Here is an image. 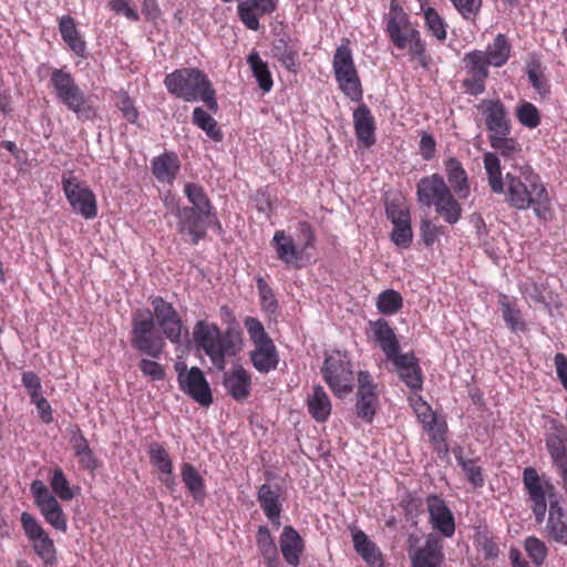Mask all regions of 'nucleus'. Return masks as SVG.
Returning <instances> with one entry per match:
<instances>
[{
  "mask_svg": "<svg viewBox=\"0 0 567 567\" xmlns=\"http://www.w3.org/2000/svg\"><path fill=\"white\" fill-rule=\"evenodd\" d=\"M425 24L432 34L439 40L446 39V23L433 8L424 10Z\"/></svg>",
  "mask_w": 567,
  "mask_h": 567,
  "instance_id": "6e6d98bb",
  "label": "nucleus"
},
{
  "mask_svg": "<svg viewBox=\"0 0 567 567\" xmlns=\"http://www.w3.org/2000/svg\"><path fill=\"white\" fill-rule=\"evenodd\" d=\"M153 308L152 315L155 324L158 326L162 333L173 343H179L182 339L183 322L179 313L173 305L162 297L156 296L150 299Z\"/></svg>",
  "mask_w": 567,
  "mask_h": 567,
  "instance_id": "ddd939ff",
  "label": "nucleus"
},
{
  "mask_svg": "<svg viewBox=\"0 0 567 567\" xmlns=\"http://www.w3.org/2000/svg\"><path fill=\"white\" fill-rule=\"evenodd\" d=\"M192 122L195 126L206 133V135L214 142H221L224 134L218 127L217 121L208 114L203 107L197 106L192 114Z\"/></svg>",
  "mask_w": 567,
  "mask_h": 567,
  "instance_id": "ea45409f",
  "label": "nucleus"
},
{
  "mask_svg": "<svg viewBox=\"0 0 567 567\" xmlns=\"http://www.w3.org/2000/svg\"><path fill=\"white\" fill-rule=\"evenodd\" d=\"M391 233V240L395 246L402 249L410 248L413 240V230L411 227V219L394 223Z\"/></svg>",
  "mask_w": 567,
  "mask_h": 567,
  "instance_id": "864d4df0",
  "label": "nucleus"
},
{
  "mask_svg": "<svg viewBox=\"0 0 567 567\" xmlns=\"http://www.w3.org/2000/svg\"><path fill=\"white\" fill-rule=\"evenodd\" d=\"M56 99L76 115L83 114L87 107V99L76 84L74 76L64 69H53L50 76Z\"/></svg>",
  "mask_w": 567,
  "mask_h": 567,
  "instance_id": "f8f14e48",
  "label": "nucleus"
},
{
  "mask_svg": "<svg viewBox=\"0 0 567 567\" xmlns=\"http://www.w3.org/2000/svg\"><path fill=\"white\" fill-rule=\"evenodd\" d=\"M441 235H443L442 227L432 225V223L427 219L422 220L421 238L427 247L433 246L436 238Z\"/></svg>",
  "mask_w": 567,
  "mask_h": 567,
  "instance_id": "774afa93",
  "label": "nucleus"
},
{
  "mask_svg": "<svg viewBox=\"0 0 567 567\" xmlns=\"http://www.w3.org/2000/svg\"><path fill=\"white\" fill-rule=\"evenodd\" d=\"M62 189L72 210L84 219L97 216L95 194L86 182L80 179L73 171H65L61 177Z\"/></svg>",
  "mask_w": 567,
  "mask_h": 567,
  "instance_id": "9b49d317",
  "label": "nucleus"
},
{
  "mask_svg": "<svg viewBox=\"0 0 567 567\" xmlns=\"http://www.w3.org/2000/svg\"><path fill=\"white\" fill-rule=\"evenodd\" d=\"M257 288L262 309L269 313L276 312L278 309V302L275 298L272 289L268 286L262 277L257 279Z\"/></svg>",
  "mask_w": 567,
  "mask_h": 567,
  "instance_id": "bf43d9fd",
  "label": "nucleus"
},
{
  "mask_svg": "<svg viewBox=\"0 0 567 567\" xmlns=\"http://www.w3.org/2000/svg\"><path fill=\"white\" fill-rule=\"evenodd\" d=\"M254 349L250 351V361L259 373H269L277 369L279 354L272 339L266 332L261 321L255 317L244 320Z\"/></svg>",
  "mask_w": 567,
  "mask_h": 567,
  "instance_id": "0eeeda50",
  "label": "nucleus"
},
{
  "mask_svg": "<svg viewBox=\"0 0 567 567\" xmlns=\"http://www.w3.org/2000/svg\"><path fill=\"white\" fill-rule=\"evenodd\" d=\"M378 403V394L372 377L368 371L358 373V392L355 402V412L358 417L367 423H371Z\"/></svg>",
  "mask_w": 567,
  "mask_h": 567,
  "instance_id": "dca6fc26",
  "label": "nucleus"
},
{
  "mask_svg": "<svg viewBox=\"0 0 567 567\" xmlns=\"http://www.w3.org/2000/svg\"><path fill=\"white\" fill-rule=\"evenodd\" d=\"M450 192L443 176L437 173L422 177L416 184V199L425 207L435 206Z\"/></svg>",
  "mask_w": 567,
  "mask_h": 567,
  "instance_id": "6ab92c4d",
  "label": "nucleus"
},
{
  "mask_svg": "<svg viewBox=\"0 0 567 567\" xmlns=\"http://www.w3.org/2000/svg\"><path fill=\"white\" fill-rule=\"evenodd\" d=\"M51 473L50 486L52 492L62 501H71L74 497V492L62 468L55 467Z\"/></svg>",
  "mask_w": 567,
  "mask_h": 567,
  "instance_id": "09e8293b",
  "label": "nucleus"
},
{
  "mask_svg": "<svg viewBox=\"0 0 567 567\" xmlns=\"http://www.w3.org/2000/svg\"><path fill=\"white\" fill-rule=\"evenodd\" d=\"M131 344L141 354L158 359L165 347L162 331L156 328L150 309H137L132 316Z\"/></svg>",
  "mask_w": 567,
  "mask_h": 567,
  "instance_id": "423d86ee",
  "label": "nucleus"
},
{
  "mask_svg": "<svg viewBox=\"0 0 567 567\" xmlns=\"http://www.w3.org/2000/svg\"><path fill=\"white\" fill-rule=\"evenodd\" d=\"M332 69L340 91L353 102H361L363 90L353 61L352 50L346 40L334 52Z\"/></svg>",
  "mask_w": 567,
  "mask_h": 567,
  "instance_id": "9d476101",
  "label": "nucleus"
},
{
  "mask_svg": "<svg viewBox=\"0 0 567 567\" xmlns=\"http://www.w3.org/2000/svg\"><path fill=\"white\" fill-rule=\"evenodd\" d=\"M184 194L193 205L190 208L212 214V203L200 185L195 183H187L184 187Z\"/></svg>",
  "mask_w": 567,
  "mask_h": 567,
  "instance_id": "c03bdc74",
  "label": "nucleus"
},
{
  "mask_svg": "<svg viewBox=\"0 0 567 567\" xmlns=\"http://www.w3.org/2000/svg\"><path fill=\"white\" fill-rule=\"evenodd\" d=\"M278 0H247L237 6V13L243 24L252 31L260 28L259 17L271 14L277 9Z\"/></svg>",
  "mask_w": 567,
  "mask_h": 567,
  "instance_id": "aec40b11",
  "label": "nucleus"
},
{
  "mask_svg": "<svg viewBox=\"0 0 567 567\" xmlns=\"http://www.w3.org/2000/svg\"><path fill=\"white\" fill-rule=\"evenodd\" d=\"M181 476L194 501L203 502L206 497V487L195 466L190 463H184L181 468Z\"/></svg>",
  "mask_w": 567,
  "mask_h": 567,
  "instance_id": "c9c22d12",
  "label": "nucleus"
},
{
  "mask_svg": "<svg viewBox=\"0 0 567 567\" xmlns=\"http://www.w3.org/2000/svg\"><path fill=\"white\" fill-rule=\"evenodd\" d=\"M394 365V371L399 379L413 392L423 389V373L419 364V359L413 352L400 353L390 360Z\"/></svg>",
  "mask_w": 567,
  "mask_h": 567,
  "instance_id": "a211bd4d",
  "label": "nucleus"
},
{
  "mask_svg": "<svg viewBox=\"0 0 567 567\" xmlns=\"http://www.w3.org/2000/svg\"><path fill=\"white\" fill-rule=\"evenodd\" d=\"M21 524L25 536L32 542L47 534L39 522L27 512L21 514Z\"/></svg>",
  "mask_w": 567,
  "mask_h": 567,
  "instance_id": "0e129e2a",
  "label": "nucleus"
},
{
  "mask_svg": "<svg viewBox=\"0 0 567 567\" xmlns=\"http://www.w3.org/2000/svg\"><path fill=\"white\" fill-rule=\"evenodd\" d=\"M256 544L267 567H280L278 548L267 526L258 527L256 534Z\"/></svg>",
  "mask_w": 567,
  "mask_h": 567,
  "instance_id": "72a5a7b5",
  "label": "nucleus"
},
{
  "mask_svg": "<svg viewBox=\"0 0 567 567\" xmlns=\"http://www.w3.org/2000/svg\"><path fill=\"white\" fill-rule=\"evenodd\" d=\"M524 549L536 567L543 566L548 555V548L542 539L536 536L526 537Z\"/></svg>",
  "mask_w": 567,
  "mask_h": 567,
  "instance_id": "49530a36",
  "label": "nucleus"
},
{
  "mask_svg": "<svg viewBox=\"0 0 567 567\" xmlns=\"http://www.w3.org/2000/svg\"><path fill=\"white\" fill-rule=\"evenodd\" d=\"M178 385L187 396L199 405L207 408L213 403L209 383L199 368L193 367L189 372L181 373Z\"/></svg>",
  "mask_w": 567,
  "mask_h": 567,
  "instance_id": "2eb2a0df",
  "label": "nucleus"
},
{
  "mask_svg": "<svg viewBox=\"0 0 567 567\" xmlns=\"http://www.w3.org/2000/svg\"><path fill=\"white\" fill-rule=\"evenodd\" d=\"M353 126L358 141L364 147L375 144V120L367 104L361 103L353 111Z\"/></svg>",
  "mask_w": 567,
  "mask_h": 567,
  "instance_id": "bb28decb",
  "label": "nucleus"
},
{
  "mask_svg": "<svg viewBox=\"0 0 567 567\" xmlns=\"http://www.w3.org/2000/svg\"><path fill=\"white\" fill-rule=\"evenodd\" d=\"M257 499L265 514L274 527L281 525L282 503L280 498V487L278 485L262 484L257 492Z\"/></svg>",
  "mask_w": 567,
  "mask_h": 567,
  "instance_id": "a878e982",
  "label": "nucleus"
},
{
  "mask_svg": "<svg viewBox=\"0 0 567 567\" xmlns=\"http://www.w3.org/2000/svg\"><path fill=\"white\" fill-rule=\"evenodd\" d=\"M522 481L536 523H544L548 509L544 529L546 537L567 546V513L560 505L555 485L532 466L524 468Z\"/></svg>",
  "mask_w": 567,
  "mask_h": 567,
  "instance_id": "f03ea898",
  "label": "nucleus"
},
{
  "mask_svg": "<svg viewBox=\"0 0 567 567\" xmlns=\"http://www.w3.org/2000/svg\"><path fill=\"white\" fill-rule=\"evenodd\" d=\"M457 12L466 20H473L482 8V0H450Z\"/></svg>",
  "mask_w": 567,
  "mask_h": 567,
  "instance_id": "e2e57ef3",
  "label": "nucleus"
},
{
  "mask_svg": "<svg viewBox=\"0 0 567 567\" xmlns=\"http://www.w3.org/2000/svg\"><path fill=\"white\" fill-rule=\"evenodd\" d=\"M40 508L47 523L58 530L65 532L68 528L66 518L55 496H52L37 505Z\"/></svg>",
  "mask_w": 567,
  "mask_h": 567,
  "instance_id": "4c0bfd02",
  "label": "nucleus"
},
{
  "mask_svg": "<svg viewBox=\"0 0 567 567\" xmlns=\"http://www.w3.org/2000/svg\"><path fill=\"white\" fill-rule=\"evenodd\" d=\"M193 339L197 349L204 351L219 371L226 368V357L236 353L234 342L221 336V330L216 323L197 321L193 328Z\"/></svg>",
  "mask_w": 567,
  "mask_h": 567,
  "instance_id": "39448f33",
  "label": "nucleus"
},
{
  "mask_svg": "<svg viewBox=\"0 0 567 567\" xmlns=\"http://www.w3.org/2000/svg\"><path fill=\"white\" fill-rule=\"evenodd\" d=\"M299 42L287 33L278 34L271 45L272 56L289 71H297L299 56Z\"/></svg>",
  "mask_w": 567,
  "mask_h": 567,
  "instance_id": "b1692460",
  "label": "nucleus"
},
{
  "mask_svg": "<svg viewBox=\"0 0 567 567\" xmlns=\"http://www.w3.org/2000/svg\"><path fill=\"white\" fill-rule=\"evenodd\" d=\"M164 85L169 94L185 102L202 101L209 111H218L216 91L208 76L197 68H183L166 74Z\"/></svg>",
  "mask_w": 567,
  "mask_h": 567,
  "instance_id": "7ed1b4c3",
  "label": "nucleus"
},
{
  "mask_svg": "<svg viewBox=\"0 0 567 567\" xmlns=\"http://www.w3.org/2000/svg\"><path fill=\"white\" fill-rule=\"evenodd\" d=\"M410 557L412 567H441L444 559L441 538L435 534H429L424 546L416 548Z\"/></svg>",
  "mask_w": 567,
  "mask_h": 567,
  "instance_id": "412c9836",
  "label": "nucleus"
},
{
  "mask_svg": "<svg viewBox=\"0 0 567 567\" xmlns=\"http://www.w3.org/2000/svg\"><path fill=\"white\" fill-rule=\"evenodd\" d=\"M444 172L452 193L460 199L467 198L471 193V185L462 163L456 157H449L444 162Z\"/></svg>",
  "mask_w": 567,
  "mask_h": 567,
  "instance_id": "c85d7f7f",
  "label": "nucleus"
},
{
  "mask_svg": "<svg viewBox=\"0 0 567 567\" xmlns=\"http://www.w3.org/2000/svg\"><path fill=\"white\" fill-rule=\"evenodd\" d=\"M33 548L35 554L43 560L44 564L51 565L55 561V547L53 540L48 534L33 540Z\"/></svg>",
  "mask_w": 567,
  "mask_h": 567,
  "instance_id": "4d7b16f0",
  "label": "nucleus"
},
{
  "mask_svg": "<svg viewBox=\"0 0 567 567\" xmlns=\"http://www.w3.org/2000/svg\"><path fill=\"white\" fill-rule=\"evenodd\" d=\"M59 31L63 41L79 56H85L86 44L82 39L74 19L71 16H62L59 19Z\"/></svg>",
  "mask_w": 567,
  "mask_h": 567,
  "instance_id": "473e14b6",
  "label": "nucleus"
},
{
  "mask_svg": "<svg viewBox=\"0 0 567 567\" xmlns=\"http://www.w3.org/2000/svg\"><path fill=\"white\" fill-rule=\"evenodd\" d=\"M151 463L163 474L168 475L164 482L168 485L174 482L173 463L167 451L158 443L154 442L148 447Z\"/></svg>",
  "mask_w": 567,
  "mask_h": 567,
  "instance_id": "a19ab883",
  "label": "nucleus"
},
{
  "mask_svg": "<svg viewBox=\"0 0 567 567\" xmlns=\"http://www.w3.org/2000/svg\"><path fill=\"white\" fill-rule=\"evenodd\" d=\"M403 306L401 295L392 289L382 291L377 299V308L383 315H394Z\"/></svg>",
  "mask_w": 567,
  "mask_h": 567,
  "instance_id": "8fccbe9b",
  "label": "nucleus"
},
{
  "mask_svg": "<svg viewBox=\"0 0 567 567\" xmlns=\"http://www.w3.org/2000/svg\"><path fill=\"white\" fill-rule=\"evenodd\" d=\"M411 406L414 410L419 422L422 424V427L429 425L430 422L434 421L436 414L433 412L432 408L421 398L417 396L415 399H411Z\"/></svg>",
  "mask_w": 567,
  "mask_h": 567,
  "instance_id": "680f3d73",
  "label": "nucleus"
},
{
  "mask_svg": "<svg viewBox=\"0 0 567 567\" xmlns=\"http://www.w3.org/2000/svg\"><path fill=\"white\" fill-rule=\"evenodd\" d=\"M110 9L116 14L124 16L127 20L136 22L140 14L136 9L130 6V0H109Z\"/></svg>",
  "mask_w": 567,
  "mask_h": 567,
  "instance_id": "69168bd1",
  "label": "nucleus"
},
{
  "mask_svg": "<svg viewBox=\"0 0 567 567\" xmlns=\"http://www.w3.org/2000/svg\"><path fill=\"white\" fill-rule=\"evenodd\" d=\"M352 540L355 551L370 567H383L382 553L364 532H353Z\"/></svg>",
  "mask_w": 567,
  "mask_h": 567,
  "instance_id": "7c9ffc66",
  "label": "nucleus"
},
{
  "mask_svg": "<svg viewBox=\"0 0 567 567\" xmlns=\"http://www.w3.org/2000/svg\"><path fill=\"white\" fill-rule=\"evenodd\" d=\"M320 371L336 396L344 398L352 392L354 371L347 352L333 350L327 353Z\"/></svg>",
  "mask_w": 567,
  "mask_h": 567,
  "instance_id": "1a4fd4ad",
  "label": "nucleus"
},
{
  "mask_svg": "<svg viewBox=\"0 0 567 567\" xmlns=\"http://www.w3.org/2000/svg\"><path fill=\"white\" fill-rule=\"evenodd\" d=\"M501 310L506 326L513 332H524L527 330V326L522 319L520 311L509 301H507L506 297H503V301L501 302Z\"/></svg>",
  "mask_w": 567,
  "mask_h": 567,
  "instance_id": "de8ad7c7",
  "label": "nucleus"
},
{
  "mask_svg": "<svg viewBox=\"0 0 567 567\" xmlns=\"http://www.w3.org/2000/svg\"><path fill=\"white\" fill-rule=\"evenodd\" d=\"M425 504L432 528L444 537H452L455 533V519L446 502L436 494H430L425 498Z\"/></svg>",
  "mask_w": 567,
  "mask_h": 567,
  "instance_id": "f3484780",
  "label": "nucleus"
},
{
  "mask_svg": "<svg viewBox=\"0 0 567 567\" xmlns=\"http://www.w3.org/2000/svg\"><path fill=\"white\" fill-rule=\"evenodd\" d=\"M518 122L528 128H536L540 124V114L538 109L530 102H522L516 109Z\"/></svg>",
  "mask_w": 567,
  "mask_h": 567,
  "instance_id": "603ef678",
  "label": "nucleus"
},
{
  "mask_svg": "<svg viewBox=\"0 0 567 567\" xmlns=\"http://www.w3.org/2000/svg\"><path fill=\"white\" fill-rule=\"evenodd\" d=\"M481 109L485 117V125L491 135H508L511 124L505 105L499 100H484Z\"/></svg>",
  "mask_w": 567,
  "mask_h": 567,
  "instance_id": "4be33fe9",
  "label": "nucleus"
},
{
  "mask_svg": "<svg viewBox=\"0 0 567 567\" xmlns=\"http://www.w3.org/2000/svg\"><path fill=\"white\" fill-rule=\"evenodd\" d=\"M307 408L309 414L317 422H326L331 414V401L327 392L321 385H315L312 393L307 398Z\"/></svg>",
  "mask_w": 567,
  "mask_h": 567,
  "instance_id": "2f4dec72",
  "label": "nucleus"
},
{
  "mask_svg": "<svg viewBox=\"0 0 567 567\" xmlns=\"http://www.w3.org/2000/svg\"><path fill=\"white\" fill-rule=\"evenodd\" d=\"M369 326L373 341L380 347L388 361L401 353L399 340L386 320L380 318L370 321Z\"/></svg>",
  "mask_w": 567,
  "mask_h": 567,
  "instance_id": "393cba45",
  "label": "nucleus"
},
{
  "mask_svg": "<svg viewBox=\"0 0 567 567\" xmlns=\"http://www.w3.org/2000/svg\"><path fill=\"white\" fill-rule=\"evenodd\" d=\"M316 236L308 221H299L297 241L285 230H276L271 239L277 258L287 266L299 267L305 252L315 245Z\"/></svg>",
  "mask_w": 567,
  "mask_h": 567,
  "instance_id": "6e6552de",
  "label": "nucleus"
},
{
  "mask_svg": "<svg viewBox=\"0 0 567 567\" xmlns=\"http://www.w3.org/2000/svg\"><path fill=\"white\" fill-rule=\"evenodd\" d=\"M483 163L493 193H505L506 184V202L511 207L519 210L533 207L535 213L540 216V209L547 207L549 198L538 174L530 167H525L520 171L519 176L507 173L504 182L497 154L493 152L485 153Z\"/></svg>",
  "mask_w": 567,
  "mask_h": 567,
  "instance_id": "f257e3e1",
  "label": "nucleus"
},
{
  "mask_svg": "<svg viewBox=\"0 0 567 567\" xmlns=\"http://www.w3.org/2000/svg\"><path fill=\"white\" fill-rule=\"evenodd\" d=\"M210 214L196 210L189 206H177V230L182 236H188L193 245L198 244L206 236L207 219Z\"/></svg>",
  "mask_w": 567,
  "mask_h": 567,
  "instance_id": "4468645a",
  "label": "nucleus"
},
{
  "mask_svg": "<svg viewBox=\"0 0 567 567\" xmlns=\"http://www.w3.org/2000/svg\"><path fill=\"white\" fill-rule=\"evenodd\" d=\"M386 217L392 224L411 219L410 209L402 198H394L385 206Z\"/></svg>",
  "mask_w": 567,
  "mask_h": 567,
  "instance_id": "13d9d810",
  "label": "nucleus"
},
{
  "mask_svg": "<svg viewBox=\"0 0 567 567\" xmlns=\"http://www.w3.org/2000/svg\"><path fill=\"white\" fill-rule=\"evenodd\" d=\"M223 384L234 400L245 401L250 394L251 377L241 365H237L224 373Z\"/></svg>",
  "mask_w": 567,
  "mask_h": 567,
  "instance_id": "cd10ccee",
  "label": "nucleus"
},
{
  "mask_svg": "<svg viewBox=\"0 0 567 567\" xmlns=\"http://www.w3.org/2000/svg\"><path fill=\"white\" fill-rule=\"evenodd\" d=\"M115 105L127 122L135 123L137 121L138 112L126 92L121 91L116 94Z\"/></svg>",
  "mask_w": 567,
  "mask_h": 567,
  "instance_id": "052dcab7",
  "label": "nucleus"
},
{
  "mask_svg": "<svg viewBox=\"0 0 567 567\" xmlns=\"http://www.w3.org/2000/svg\"><path fill=\"white\" fill-rule=\"evenodd\" d=\"M142 373L154 381L163 380L165 377L164 368L154 360L142 359L138 363Z\"/></svg>",
  "mask_w": 567,
  "mask_h": 567,
  "instance_id": "338daca9",
  "label": "nucleus"
},
{
  "mask_svg": "<svg viewBox=\"0 0 567 567\" xmlns=\"http://www.w3.org/2000/svg\"><path fill=\"white\" fill-rule=\"evenodd\" d=\"M247 63L249 64L252 74L258 83V86L265 92H269L272 89L274 81L269 71L268 63L265 62L257 51H252L247 56Z\"/></svg>",
  "mask_w": 567,
  "mask_h": 567,
  "instance_id": "58836bf2",
  "label": "nucleus"
},
{
  "mask_svg": "<svg viewBox=\"0 0 567 567\" xmlns=\"http://www.w3.org/2000/svg\"><path fill=\"white\" fill-rule=\"evenodd\" d=\"M465 68L471 76L476 79H487L489 74V63L486 61V54L481 50L467 52L463 59Z\"/></svg>",
  "mask_w": 567,
  "mask_h": 567,
  "instance_id": "79ce46f5",
  "label": "nucleus"
},
{
  "mask_svg": "<svg viewBox=\"0 0 567 567\" xmlns=\"http://www.w3.org/2000/svg\"><path fill=\"white\" fill-rule=\"evenodd\" d=\"M385 24L386 34L393 45L399 50H408L410 55L417 59L423 68H427L429 58L425 53V44L409 16L403 10L389 12L385 16Z\"/></svg>",
  "mask_w": 567,
  "mask_h": 567,
  "instance_id": "20e7f679",
  "label": "nucleus"
},
{
  "mask_svg": "<svg viewBox=\"0 0 567 567\" xmlns=\"http://www.w3.org/2000/svg\"><path fill=\"white\" fill-rule=\"evenodd\" d=\"M454 455L457 464L464 471L470 483H472L476 487L483 486L484 477L482 474V468L477 464V461L464 458L461 450H458L457 452L455 451Z\"/></svg>",
  "mask_w": 567,
  "mask_h": 567,
  "instance_id": "3c124183",
  "label": "nucleus"
},
{
  "mask_svg": "<svg viewBox=\"0 0 567 567\" xmlns=\"http://www.w3.org/2000/svg\"><path fill=\"white\" fill-rule=\"evenodd\" d=\"M567 435L565 431L556 429L548 434L546 447L555 463H564L566 458Z\"/></svg>",
  "mask_w": 567,
  "mask_h": 567,
  "instance_id": "a18cd8bd",
  "label": "nucleus"
},
{
  "mask_svg": "<svg viewBox=\"0 0 567 567\" xmlns=\"http://www.w3.org/2000/svg\"><path fill=\"white\" fill-rule=\"evenodd\" d=\"M279 548L287 565L298 567L306 549V544L298 530L287 525L279 536Z\"/></svg>",
  "mask_w": 567,
  "mask_h": 567,
  "instance_id": "5701e85b",
  "label": "nucleus"
},
{
  "mask_svg": "<svg viewBox=\"0 0 567 567\" xmlns=\"http://www.w3.org/2000/svg\"><path fill=\"white\" fill-rule=\"evenodd\" d=\"M455 196L456 195L451 190L434 206L435 212L450 225L456 224L462 217V206Z\"/></svg>",
  "mask_w": 567,
  "mask_h": 567,
  "instance_id": "37998d69",
  "label": "nucleus"
},
{
  "mask_svg": "<svg viewBox=\"0 0 567 567\" xmlns=\"http://www.w3.org/2000/svg\"><path fill=\"white\" fill-rule=\"evenodd\" d=\"M512 45L505 34H497L489 43L484 53L489 65L495 68L503 66L509 59Z\"/></svg>",
  "mask_w": 567,
  "mask_h": 567,
  "instance_id": "e433bc0d",
  "label": "nucleus"
},
{
  "mask_svg": "<svg viewBox=\"0 0 567 567\" xmlns=\"http://www.w3.org/2000/svg\"><path fill=\"white\" fill-rule=\"evenodd\" d=\"M491 146L498 151L503 157L512 158L520 152V145L516 140L507 137V135H489Z\"/></svg>",
  "mask_w": 567,
  "mask_h": 567,
  "instance_id": "5fc2aeb1",
  "label": "nucleus"
},
{
  "mask_svg": "<svg viewBox=\"0 0 567 567\" xmlns=\"http://www.w3.org/2000/svg\"><path fill=\"white\" fill-rule=\"evenodd\" d=\"M70 442L80 466L91 472L95 471L99 466L97 458L95 457L94 452L90 447L87 440L84 437L80 429L75 431Z\"/></svg>",
  "mask_w": 567,
  "mask_h": 567,
  "instance_id": "f704fd0d",
  "label": "nucleus"
},
{
  "mask_svg": "<svg viewBox=\"0 0 567 567\" xmlns=\"http://www.w3.org/2000/svg\"><path fill=\"white\" fill-rule=\"evenodd\" d=\"M181 163L178 156L173 152L163 153L153 158L151 164L152 174L159 183L172 185L179 172Z\"/></svg>",
  "mask_w": 567,
  "mask_h": 567,
  "instance_id": "c756f323",
  "label": "nucleus"
}]
</instances>
